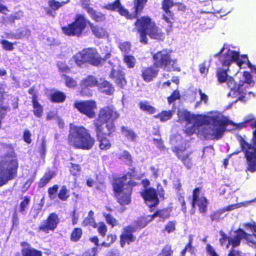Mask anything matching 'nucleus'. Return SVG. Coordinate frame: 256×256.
<instances>
[{"label": "nucleus", "mask_w": 256, "mask_h": 256, "mask_svg": "<svg viewBox=\"0 0 256 256\" xmlns=\"http://www.w3.org/2000/svg\"><path fill=\"white\" fill-rule=\"evenodd\" d=\"M148 0H134L133 14L130 13L127 9L122 6L118 11L120 16L128 20L136 19L134 29L140 34V42L144 44H148V36L151 39L158 40H163L164 38V32L150 16L147 15L140 16Z\"/></svg>", "instance_id": "nucleus-1"}, {"label": "nucleus", "mask_w": 256, "mask_h": 256, "mask_svg": "<svg viewBox=\"0 0 256 256\" xmlns=\"http://www.w3.org/2000/svg\"><path fill=\"white\" fill-rule=\"evenodd\" d=\"M135 175L136 168L134 167L122 176L114 178L112 182L114 196L122 206L131 202L133 188L138 185V182L132 180Z\"/></svg>", "instance_id": "nucleus-2"}, {"label": "nucleus", "mask_w": 256, "mask_h": 256, "mask_svg": "<svg viewBox=\"0 0 256 256\" xmlns=\"http://www.w3.org/2000/svg\"><path fill=\"white\" fill-rule=\"evenodd\" d=\"M88 24L92 34L98 38H104L108 36V32L103 26L94 24L89 22L82 14H76L74 20L61 28L62 32L68 36L80 38L82 36Z\"/></svg>", "instance_id": "nucleus-3"}, {"label": "nucleus", "mask_w": 256, "mask_h": 256, "mask_svg": "<svg viewBox=\"0 0 256 256\" xmlns=\"http://www.w3.org/2000/svg\"><path fill=\"white\" fill-rule=\"evenodd\" d=\"M240 125L241 128L249 125L254 130L252 138V143L248 142L242 136L238 135L236 138L239 142L240 150L234 152V154L242 152L247 164L246 171L254 172H256V120L254 118L247 120Z\"/></svg>", "instance_id": "nucleus-4"}, {"label": "nucleus", "mask_w": 256, "mask_h": 256, "mask_svg": "<svg viewBox=\"0 0 256 256\" xmlns=\"http://www.w3.org/2000/svg\"><path fill=\"white\" fill-rule=\"evenodd\" d=\"M68 142L76 149L90 150L94 147L96 140L84 126H74L70 128Z\"/></svg>", "instance_id": "nucleus-5"}, {"label": "nucleus", "mask_w": 256, "mask_h": 256, "mask_svg": "<svg viewBox=\"0 0 256 256\" xmlns=\"http://www.w3.org/2000/svg\"><path fill=\"white\" fill-rule=\"evenodd\" d=\"M120 116V113L113 105L102 108L98 112V117L93 120L94 128L104 129V125L106 124L108 136L112 137L116 130L114 122Z\"/></svg>", "instance_id": "nucleus-6"}, {"label": "nucleus", "mask_w": 256, "mask_h": 256, "mask_svg": "<svg viewBox=\"0 0 256 256\" xmlns=\"http://www.w3.org/2000/svg\"><path fill=\"white\" fill-rule=\"evenodd\" d=\"M182 120L186 122L185 132L188 136L194 134L196 130H200L204 125H209L210 120H216V116L191 114L187 110L184 111L180 116Z\"/></svg>", "instance_id": "nucleus-7"}, {"label": "nucleus", "mask_w": 256, "mask_h": 256, "mask_svg": "<svg viewBox=\"0 0 256 256\" xmlns=\"http://www.w3.org/2000/svg\"><path fill=\"white\" fill-rule=\"evenodd\" d=\"M4 158L0 161V187L16 176L18 168V160L16 157L6 154Z\"/></svg>", "instance_id": "nucleus-8"}, {"label": "nucleus", "mask_w": 256, "mask_h": 256, "mask_svg": "<svg viewBox=\"0 0 256 256\" xmlns=\"http://www.w3.org/2000/svg\"><path fill=\"white\" fill-rule=\"evenodd\" d=\"M153 66L167 72H180V68L177 65V60L172 59L170 53L163 49L152 54Z\"/></svg>", "instance_id": "nucleus-9"}, {"label": "nucleus", "mask_w": 256, "mask_h": 256, "mask_svg": "<svg viewBox=\"0 0 256 256\" xmlns=\"http://www.w3.org/2000/svg\"><path fill=\"white\" fill-rule=\"evenodd\" d=\"M72 59L80 67L87 62L93 66H102L103 60L97 50L92 48H84L81 52L73 56Z\"/></svg>", "instance_id": "nucleus-10"}, {"label": "nucleus", "mask_w": 256, "mask_h": 256, "mask_svg": "<svg viewBox=\"0 0 256 256\" xmlns=\"http://www.w3.org/2000/svg\"><path fill=\"white\" fill-rule=\"evenodd\" d=\"M212 128L209 125H204L202 128L198 130L197 134L203 136L206 139L219 140L224 134L227 124L226 121L218 119L216 116V120H210Z\"/></svg>", "instance_id": "nucleus-11"}, {"label": "nucleus", "mask_w": 256, "mask_h": 256, "mask_svg": "<svg viewBox=\"0 0 256 256\" xmlns=\"http://www.w3.org/2000/svg\"><path fill=\"white\" fill-rule=\"evenodd\" d=\"M162 9L164 12L162 18L168 24L166 29L167 34L172 31L173 22L175 20L174 12L170 10L173 6H176L178 10L184 12L186 6L181 2H175L173 0H162Z\"/></svg>", "instance_id": "nucleus-12"}, {"label": "nucleus", "mask_w": 256, "mask_h": 256, "mask_svg": "<svg viewBox=\"0 0 256 256\" xmlns=\"http://www.w3.org/2000/svg\"><path fill=\"white\" fill-rule=\"evenodd\" d=\"M220 60L224 67L229 68L230 64L235 62L241 68L243 64H247L249 68L254 69L256 72V68L249 61L248 56L242 54L240 57L239 52L236 50L228 49L222 55Z\"/></svg>", "instance_id": "nucleus-13"}, {"label": "nucleus", "mask_w": 256, "mask_h": 256, "mask_svg": "<svg viewBox=\"0 0 256 256\" xmlns=\"http://www.w3.org/2000/svg\"><path fill=\"white\" fill-rule=\"evenodd\" d=\"M74 108L90 119L94 118L96 116L95 110L97 104L94 100H76L74 104Z\"/></svg>", "instance_id": "nucleus-14"}, {"label": "nucleus", "mask_w": 256, "mask_h": 256, "mask_svg": "<svg viewBox=\"0 0 256 256\" xmlns=\"http://www.w3.org/2000/svg\"><path fill=\"white\" fill-rule=\"evenodd\" d=\"M60 222V218L55 212L50 213L46 220H43L37 228L38 232L48 234L54 232Z\"/></svg>", "instance_id": "nucleus-15"}, {"label": "nucleus", "mask_w": 256, "mask_h": 256, "mask_svg": "<svg viewBox=\"0 0 256 256\" xmlns=\"http://www.w3.org/2000/svg\"><path fill=\"white\" fill-rule=\"evenodd\" d=\"M202 187H196L192 190V206L194 208L196 206L198 208L200 212L205 214L207 212L208 201L205 196L200 197Z\"/></svg>", "instance_id": "nucleus-16"}, {"label": "nucleus", "mask_w": 256, "mask_h": 256, "mask_svg": "<svg viewBox=\"0 0 256 256\" xmlns=\"http://www.w3.org/2000/svg\"><path fill=\"white\" fill-rule=\"evenodd\" d=\"M144 203L150 208L156 207L160 202L156 190L152 187L145 188L140 192Z\"/></svg>", "instance_id": "nucleus-17"}, {"label": "nucleus", "mask_w": 256, "mask_h": 256, "mask_svg": "<svg viewBox=\"0 0 256 256\" xmlns=\"http://www.w3.org/2000/svg\"><path fill=\"white\" fill-rule=\"evenodd\" d=\"M136 228L128 225L124 226L120 236V244L121 248H124L126 244H130L136 240V236L134 234Z\"/></svg>", "instance_id": "nucleus-18"}, {"label": "nucleus", "mask_w": 256, "mask_h": 256, "mask_svg": "<svg viewBox=\"0 0 256 256\" xmlns=\"http://www.w3.org/2000/svg\"><path fill=\"white\" fill-rule=\"evenodd\" d=\"M96 139L98 142V147L101 150H107L112 147V144L106 138L107 134L104 129L94 128Z\"/></svg>", "instance_id": "nucleus-19"}, {"label": "nucleus", "mask_w": 256, "mask_h": 256, "mask_svg": "<svg viewBox=\"0 0 256 256\" xmlns=\"http://www.w3.org/2000/svg\"><path fill=\"white\" fill-rule=\"evenodd\" d=\"M109 77L113 80L116 85L122 88L126 84L127 81L125 77V73L121 69L112 68Z\"/></svg>", "instance_id": "nucleus-20"}, {"label": "nucleus", "mask_w": 256, "mask_h": 256, "mask_svg": "<svg viewBox=\"0 0 256 256\" xmlns=\"http://www.w3.org/2000/svg\"><path fill=\"white\" fill-rule=\"evenodd\" d=\"M158 74V70L153 65L143 68L141 70V77L146 82H150L155 79Z\"/></svg>", "instance_id": "nucleus-21"}, {"label": "nucleus", "mask_w": 256, "mask_h": 256, "mask_svg": "<svg viewBox=\"0 0 256 256\" xmlns=\"http://www.w3.org/2000/svg\"><path fill=\"white\" fill-rule=\"evenodd\" d=\"M235 234V238H234V242L235 246H238L240 244L242 240L245 239L248 243L252 244H256L252 240L253 234H247L242 228H238L234 232Z\"/></svg>", "instance_id": "nucleus-22"}, {"label": "nucleus", "mask_w": 256, "mask_h": 256, "mask_svg": "<svg viewBox=\"0 0 256 256\" xmlns=\"http://www.w3.org/2000/svg\"><path fill=\"white\" fill-rule=\"evenodd\" d=\"M226 82L228 87L230 88L228 96L232 98H236L242 92L244 84H236L233 78H228Z\"/></svg>", "instance_id": "nucleus-23"}, {"label": "nucleus", "mask_w": 256, "mask_h": 256, "mask_svg": "<svg viewBox=\"0 0 256 256\" xmlns=\"http://www.w3.org/2000/svg\"><path fill=\"white\" fill-rule=\"evenodd\" d=\"M22 247L21 254L22 256H42V252L32 248L30 244L26 242H22L20 243Z\"/></svg>", "instance_id": "nucleus-24"}, {"label": "nucleus", "mask_w": 256, "mask_h": 256, "mask_svg": "<svg viewBox=\"0 0 256 256\" xmlns=\"http://www.w3.org/2000/svg\"><path fill=\"white\" fill-rule=\"evenodd\" d=\"M85 10L90 16L91 18L97 22H104L106 20V14L101 12H96L92 8L88 6L84 7Z\"/></svg>", "instance_id": "nucleus-25"}, {"label": "nucleus", "mask_w": 256, "mask_h": 256, "mask_svg": "<svg viewBox=\"0 0 256 256\" xmlns=\"http://www.w3.org/2000/svg\"><path fill=\"white\" fill-rule=\"evenodd\" d=\"M98 90L102 94L106 95H112L114 92V88L112 84L106 80H103L102 82L98 83Z\"/></svg>", "instance_id": "nucleus-26"}, {"label": "nucleus", "mask_w": 256, "mask_h": 256, "mask_svg": "<svg viewBox=\"0 0 256 256\" xmlns=\"http://www.w3.org/2000/svg\"><path fill=\"white\" fill-rule=\"evenodd\" d=\"M220 238L219 239V242L222 246H225L226 248H228L230 246H232V248H236L237 246H235L234 242V238H235V235L233 238H231L228 236L224 232L220 230Z\"/></svg>", "instance_id": "nucleus-27"}, {"label": "nucleus", "mask_w": 256, "mask_h": 256, "mask_svg": "<svg viewBox=\"0 0 256 256\" xmlns=\"http://www.w3.org/2000/svg\"><path fill=\"white\" fill-rule=\"evenodd\" d=\"M66 98V95L64 92L56 90L50 94L49 100L52 103L60 104L64 102Z\"/></svg>", "instance_id": "nucleus-28"}, {"label": "nucleus", "mask_w": 256, "mask_h": 256, "mask_svg": "<svg viewBox=\"0 0 256 256\" xmlns=\"http://www.w3.org/2000/svg\"><path fill=\"white\" fill-rule=\"evenodd\" d=\"M138 106L142 111L146 112L149 114H152L156 111V108L151 106L147 100L140 102Z\"/></svg>", "instance_id": "nucleus-29"}, {"label": "nucleus", "mask_w": 256, "mask_h": 256, "mask_svg": "<svg viewBox=\"0 0 256 256\" xmlns=\"http://www.w3.org/2000/svg\"><path fill=\"white\" fill-rule=\"evenodd\" d=\"M172 152L175 154L177 158L182 161L186 159L189 155H191L192 152H186V148L174 146L172 149Z\"/></svg>", "instance_id": "nucleus-30"}, {"label": "nucleus", "mask_w": 256, "mask_h": 256, "mask_svg": "<svg viewBox=\"0 0 256 256\" xmlns=\"http://www.w3.org/2000/svg\"><path fill=\"white\" fill-rule=\"evenodd\" d=\"M170 216V211L168 208H164L156 210L150 216L151 220H154L156 217H159L162 219L163 221Z\"/></svg>", "instance_id": "nucleus-31"}, {"label": "nucleus", "mask_w": 256, "mask_h": 256, "mask_svg": "<svg viewBox=\"0 0 256 256\" xmlns=\"http://www.w3.org/2000/svg\"><path fill=\"white\" fill-rule=\"evenodd\" d=\"M151 215L147 216H142L139 217L137 220L134 222L135 226L136 228H142L146 226L148 224L153 220L150 218Z\"/></svg>", "instance_id": "nucleus-32"}, {"label": "nucleus", "mask_w": 256, "mask_h": 256, "mask_svg": "<svg viewBox=\"0 0 256 256\" xmlns=\"http://www.w3.org/2000/svg\"><path fill=\"white\" fill-rule=\"evenodd\" d=\"M122 60L128 68H134L136 62L135 57L131 54H124L122 56Z\"/></svg>", "instance_id": "nucleus-33"}, {"label": "nucleus", "mask_w": 256, "mask_h": 256, "mask_svg": "<svg viewBox=\"0 0 256 256\" xmlns=\"http://www.w3.org/2000/svg\"><path fill=\"white\" fill-rule=\"evenodd\" d=\"M97 79L93 76H88L86 78L82 79L80 84H82L84 86L92 88L98 85Z\"/></svg>", "instance_id": "nucleus-34"}, {"label": "nucleus", "mask_w": 256, "mask_h": 256, "mask_svg": "<svg viewBox=\"0 0 256 256\" xmlns=\"http://www.w3.org/2000/svg\"><path fill=\"white\" fill-rule=\"evenodd\" d=\"M121 132L124 134V136L128 140L132 142L136 140L137 134L132 130L128 129V128L122 126L120 128Z\"/></svg>", "instance_id": "nucleus-35"}, {"label": "nucleus", "mask_w": 256, "mask_h": 256, "mask_svg": "<svg viewBox=\"0 0 256 256\" xmlns=\"http://www.w3.org/2000/svg\"><path fill=\"white\" fill-rule=\"evenodd\" d=\"M54 174L53 172H48L44 173L42 177L40 180L38 182V186L42 188L45 186L53 178Z\"/></svg>", "instance_id": "nucleus-36"}, {"label": "nucleus", "mask_w": 256, "mask_h": 256, "mask_svg": "<svg viewBox=\"0 0 256 256\" xmlns=\"http://www.w3.org/2000/svg\"><path fill=\"white\" fill-rule=\"evenodd\" d=\"M70 196V194L69 190L66 185H63L60 187L58 193V198L62 202H65L68 199Z\"/></svg>", "instance_id": "nucleus-37"}, {"label": "nucleus", "mask_w": 256, "mask_h": 256, "mask_svg": "<svg viewBox=\"0 0 256 256\" xmlns=\"http://www.w3.org/2000/svg\"><path fill=\"white\" fill-rule=\"evenodd\" d=\"M32 103L34 114L38 118H41L44 113L43 106L39 103L38 100L32 102Z\"/></svg>", "instance_id": "nucleus-38"}, {"label": "nucleus", "mask_w": 256, "mask_h": 256, "mask_svg": "<svg viewBox=\"0 0 256 256\" xmlns=\"http://www.w3.org/2000/svg\"><path fill=\"white\" fill-rule=\"evenodd\" d=\"M82 235V230L80 228H75L72 230L70 235L72 242H77L80 240Z\"/></svg>", "instance_id": "nucleus-39"}, {"label": "nucleus", "mask_w": 256, "mask_h": 256, "mask_svg": "<svg viewBox=\"0 0 256 256\" xmlns=\"http://www.w3.org/2000/svg\"><path fill=\"white\" fill-rule=\"evenodd\" d=\"M171 110H162L158 114L154 116L156 118H159L161 122H165L170 120L172 117Z\"/></svg>", "instance_id": "nucleus-40"}, {"label": "nucleus", "mask_w": 256, "mask_h": 256, "mask_svg": "<svg viewBox=\"0 0 256 256\" xmlns=\"http://www.w3.org/2000/svg\"><path fill=\"white\" fill-rule=\"evenodd\" d=\"M69 170L72 176L77 178L80 174L82 168L80 164L70 162Z\"/></svg>", "instance_id": "nucleus-41"}, {"label": "nucleus", "mask_w": 256, "mask_h": 256, "mask_svg": "<svg viewBox=\"0 0 256 256\" xmlns=\"http://www.w3.org/2000/svg\"><path fill=\"white\" fill-rule=\"evenodd\" d=\"M62 77L64 80V84L67 88H74L77 86V82L73 78L66 74H62Z\"/></svg>", "instance_id": "nucleus-42"}, {"label": "nucleus", "mask_w": 256, "mask_h": 256, "mask_svg": "<svg viewBox=\"0 0 256 256\" xmlns=\"http://www.w3.org/2000/svg\"><path fill=\"white\" fill-rule=\"evenodd\" d=\"M70 2L69 0L66 1H63L59 2L56 0H50L48 2V6L53 10L56 11L58 10L60 8L62 7L64 4H66Z\"/></svg>", "instance_id": "nucleus-43"}, {"label": "nucleus", "mask_w": 256, "mask_h": 256, "mask_svg": "<svg viewBox=\"0 0 256 256\" xmlns=\"http://www.w3.org/2000/svg\"><path fill=\"white\" fill-rule=\"evenodd\" d=\"M229 68H226V70L220 68L218 71V78L220 83H223L226 82L228 78L227 72Z\"/></svg>", "instance_id": "nucleus-44"}, {"label": "nucleus", "mask_w": 256, "mask_h": 256, "mask_svg": "<svg viewBox=\"0 0 256 256\" xmlns=\"http://www.w3.org/2000/svg\"><path fill=\"white\" fill-rule=\"evenodd\" d=\"M121 6L120 0H116L112 3H108L103 6V8L110 11H118Z\"/></svg>", "instance_id": "nucleus-45"}, {"label": "nucleus", "mask_w": 256, "mask_h": 256, "mask_svg": "<svg viewBox=\"0 0 256 256\" xmlns=\"http://www.w3.org/2000/svg\"><path fill=\"white\" fill-rule=\"evenodd\" d=\"M117 236L115 234H108L106 238V240L103 242L101 246L105 248L110 246L116 240Z\"/></svg>", "instance_id": "nucleus-46"}, {"label": "nucleus", "mask_w": 256, "mask_h": 256, "mask_svg": "<svg viewBox=\"0 0 256 256\" xmlns=\"http://www.w3.org/2000/svg\"><path fill=\"white\" fill-rule=\"evenodd\" d=\"M58 188L59 187L58 184H54L48 188V196L50 200H54L58 197Z\"/></svg>", "instance_id": "nucleus-47"}, {"label": "nucleus", "mask_w": 256, "mask_h": 256, "mask_svg": "<svg viewBox=\"0 0 256 256\" xmlns=\"http://www.w3.org/2000/svg\"><path fill=\"white\" fill-rule=\"evenodd\" d=\"M97 229V231L99 234L102 238L106 236L108 232V228L103 222H100L97 224V227L96 228Z\"/></svg>", "instance_id": "nucleus-48"}, {"label": "nucleus", "mask_w": 256, "mask_h": 256, "mask_svg": "<svg viewBox=\"0 0 256 256\" xmlns=\"http://www.w3.org/2000/svg\"><path fill=\"white\" fill-rule=\"evenodd\" d=\"M38 152L40 154V157L42 158H44L46 152V141L44 137L41 140V143L38 148Z\"/></svg>", "instance_id": "nucleus-49"}, {"label": "nucleus", "mask_w": 256, "mask_h": 256, "mask_svg": "<svg viewBox=\"0 0 256 256\" xmlns=\"http://www.w3.org/2000/svg\"><path fill=\"white\" fill-rule=\"evenodd\" d=\"M174 252L170 244H166L163 246L158 256H172Z\"/></svg>", "instance_id": "nucleus-50"}, {"label": "nucleus", "mask_w": 256, "mask_h": 256, "mask_svg": "<svg viewBox=\"0 0 256 256\" xmlns=\"http://www.w3.org/2000/svg\"><path fill=\"white\" fill-rule=\"evenodd\" d=\"M15 34L16 40L22 39L26 37L28 38L30 34V31L27 28L18 30Z\"/></svg>", "instance_id": "nucleus-51"}, {"label": "nucleus", "mask_w": 256, "mask_h": 256, "mask_svg": "<svg viewBox=\"0 0 256 256\" xmlns=\"http://www.w3.org/2000/svg\"><path fill=\"white\" fill-rule=\"evenodd\" d=\"M176 221H169L166 224L164 229L162 230V232H166L170 234L175 231L176 230Z\"/></svg>", "instance_id": "nucleus-52"}, {"label": "nucleus", "mask_w": 256, "mask_h": 256, "mask_svg": "<svg viewBox=\"0 0 256 256\" xmlns=\"http://www.w3.org/2000/svg\"><path fill=\"white\" fill-rule=\"evenodd\" d=\"M30 200V197L28 196L24 197V200L20 202V212L24 214L28 206Z\"/></svg>", "instance_id": "nucleus-53"}, {"label": "nucleus", "mask_w": 256, "mask_h": 256, "mask_svg": "<svg viewBox=\"0 0 256 256\" xmlns=\"http://www.w3.org/2000/svg\"><path fill=\"white\" fill-rule=\"evenodd\" d=\"M118 48L122 52H124V54H127L130 50L131 44L130 42H124L120 43Z\"/></svg>", "instance_id": "nucleus-54"}, {"label": "nucleus", "mask_w": 256, "mask_h": 256, "mask_svg": "<svg viewBox=\"0 0 256 256\" xmlns=\"http://www.w3.org/2000/svg\"><path fill=\"white\" fill-rule=\"evenodd\" d=\"M0 44L4 50L7 51H12L14 50V45L16 42L13 43L7 40H2L0 41Z\"/></svg>", "instance_id": "nucleus-55"}, {"label": "nucleus", "mask_w": 256, "mask_h": 256, "mask_svg": "<svg viewBox=\"0 0 256 256\" xmlns=\"http://www.w3.org/2000/svg\"><path fill=\"white\" fill-rule=\"evenodd\" d=\"M80 90L79 93L82 96H92V91L90 87L84 86L82 84H80Z\"/></svg>", "instance_id": "nucleus-56"}, {"label": "nucleus", "mask_w": 256, "mask_h": 256, "mask_svg": "<svg viewBox=\"0 0 256 256\" xmlns=\"http://www.w3.org/2000/svg\"><path fill=\"white\" fill-rule=\"evenodd\" d=\"M82 224L84 226H90L93 228L97 227V224L94 218L86 217L82 221Z\"/></svg>", "instance_id": "nucleus-57"}, {"label": "nucleus", "mask_w": 256, "mask_h": 256, "mask_svg": "<svg viewBox=\"0 0 256 256\" xmlns=\"http://www.w3.org/2000/svg\"><path fill=\"white\" fill-rule=\"evenodd\" d=\"M180 96L179 91L178 90H174L168 98V102L169 104H171L174 101L180 99Z\"/></svg>", "instance_id": "nucleus-58"}, {"label": "nucleus", "mask_w": 256, "mask_h": 256, "mask_svg": "<svg viewBox=\"0 0 256 256\" xmlns=\"http://www.w3.org/2000/svg\"><path fill=\"white\" fill-rule=\"evenodd\" d=\"M106 222L110 224L112 228L116 225V220L110 214H108L104 216Z\"/></svg>", "instance_id": "nucleus-59"}, {"label": "nucleus", "mask_w": 256, "mask_h": 256, "mask_svg": "<svg viewBox=\"0 0 256 256\" xmlns=\"http://www.w3.org/2000/svg\"><path fill=\"white\" fill-rule=\"evenodd\" d=\"M24 16L23 12L22 11H18L16 12L14 14H12L9 17V20L12 22H14L16 20H20Z\"/></svg>", "instance_id": "nucleus-60"}, {"label": "nucleus", "mask_w": 256, "mask_h": 256, "mask_svg": "<svg viewBox=\"0 0 256 256\" xmlns=\"http://www.w3.org/2000/svg\"><path fill=\"white\" fill-rule=\"evenodd\" d=\"M31 133L28 130H25L23 134V140L27 144H30L32 140L31 138Z\"/></svg>", "instance_id": "nucleus-61"}, {"label": "nucleus", "mask_w": 256, "mask_h": 256, "mask_svg": "<svg viewBox=\"0 0 256 256\" xmlns=\"http://www.w3.org/2000/svg\"><path fill=\"white\" fill-rule=\"evenodd\" d=\"M28 94H31L32 96L31 98L32 102L38 100V96L37 95V92H36L35 87L34 86L28 89Z\"/></svg>", "instance_id": "nucleus-62"}, {"label": "nucleus", "mask_w": 256, "mask_h": 256, "mask_svg": "<svg viewBox=\"0 0 256 256\" xmlns=\"http://www.w3.org/2000/svg\"><path fill=\"white\" fill-rule=\"evenodd\" d=\"M182 162L188 170H190L192 166V160L191 155H189L186 159L183 158V160L182 161Z\"/></svg>", "instance_id": "nucleus-63"}, {"label": "nucleus", "mask_w": 256, "mask_h": 256, "mask_svg": "<svg viewBox=\"0 0 256 256\" xmlns=\"http://www.w3.org/2000/svg\"><path fill=\"white\" fill-rule=\"evenodd\" d=\"M206 250L207 254L210 256H219L214 248L210 244H206Z\"/></svg>", "instance_id": "nucleus-64"}]
</instances>
